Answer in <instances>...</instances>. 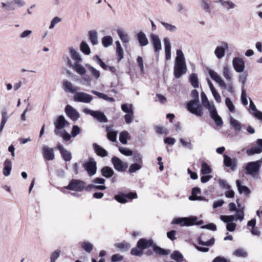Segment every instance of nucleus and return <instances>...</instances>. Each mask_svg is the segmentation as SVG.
<instances>
[{
  "instance_id": "f257e3e1",
  "label": "nucleus",
  "mask_w": 262,
  "mask_h": 262,
  "mask_svg": "<svg viewBox=\"0 0 262 262\" xmlns=\"http://www.w3.org/2000/svg\"><path fill=\"white\" fill-rule=\"evenodd\" d=\"M71 58L75 61L74 63L70 64L73 69L80 75H83L86 73V69L83 67L80 62L82 58L79 53L72 47L69 49Z\"/></svg>"
},
{
  "instance_id": "f03ea898",
  "label": "nucleus",
  "mask_w": 262,
  "mask_h": 262,
  "mask_svg": "<svg viewBox=\"0 0 262 262\" xmlns=\"http://www.w3.org/2000/svg\"><path fill=\"white\" fill-rule=\"evenodd\" d=\"M262 164V159L248 162L245 167V172L247 175L250 176L254 179H258L259 175V169Z\"/></svg>"
},
{
  "instance_id": "7ed1b4c3",
  "label": "nucleus",
  "mask_w": 262,
  "mask_h": 262,
  "mask_svg": "<svg viewBox=\"0 0 262 262\" xmlns=\"http://www.w3.org/2000/svg\"><path fill=\"white\" fill-rule=\"evenodd\" d=\"M208 74L210 77L217 83L221 88L226 89L230 93L234 92L233 80L228 81V83L226 84L222 77L214 71L209 69L208 70Z\"/></svg>"
},
{
  "instance_id": "20e7f679",
  "label": "nucleus",
  "mask_w": 262,
  "mask_h": 262,
  "mask_svg": "<svg viewBox=\"0 0 262 262\" xmlns=\"http://www.w3.org/2000/svg\"><path fill=\"white\" fill-rule=\"evenodd\" d=\"M196 216H190L188 217H178L174 219L171 223L172 224H180L181 226H190L194 225H200L203 224L202 221H197Z\"/></svg>"
},
{
  "instance_id": "39448f33",
  "label": "nucleus",
  "mask_w": 262,
  "mask_h": 262,
  "mask_svg": "<svg viewBox=\"0 0 262 262\" xmlns=\"http://www.w3.org/2000/svg\"><path fill=\"white\" fill-rule=\"evenodd\" d=\"M238 199L236 200V202L238 205V207L240 208L241 207V205L238 203ZM244 212L243 208H239L238 210L236 211V213L234 215H222L220 216V219L225 223H232V221H236L239 220L240 222H242L244 218Z\"/></svg>"
},
{
  "instance_id": "423d86ee",
  "label": "nucleus",
  "mask_w": 262,
  "mask_h": 262,
  "mask_svg": "<svg viewBox=\"0 0 262 262\" xmlns=\"http://www.w3.org/2000/svg\"><path fill=\"white\" fill-rule=\"evenodd\" d=\"M187 108L189 112L197 116H201L203 114L202 107L199 104V101H188L187 103Z\"/></svg>"
},
{
  "instance_id": "0eeeda50",
  "label": "nucleus",
  "mask_w": 262,
  "mask_h": 262,
  "mask_svg": "<svg viewBox=\"0 0 262 262\" xmlns=\"http://www.w3.org/2000/svg\"><path fill=\"white\" fill-rule=\"evenodd\" d=\"M54 125V133L56 135L58 136L60 134V129L69 126L70 123L63 115H60L55 121Z\"/></svg>"
},
{
  "instance_id": "6e6552de",
  "label": "nucleus",
  "mask_w": 262,
  "mask_h": 262,
  "mask_svg": "<svg viewBox=\"0 0 262 262\" xmlns=\"http://www.w3.org/2000/svg\"><path fill=\"white\" fill-rule=\"evenodd\" d=\"M85 186L86 184L84 182L79 180L73 179L65 188L71 190L82 191L85 188Z\"/></svg>"
},
{
  "instance_id": "1a4fd4ad",
  "label": "nucleus",
  "mask_w": 262,
  "mask_h": 262,
  "mask_svg": "<svg viewBox=\"0 0 262 262\" xmlns=\"http://www.w3.org/2000/svg\"><path fill=\"white\" fill-rule=\"evenodd\" d=\"M83 112L85 114L91 115L100 123H106L108 121L104 114L101 111H93L88 108H85L83 110Z\"/></svg>"
},
{
  "instance_id": "9d476101",
  "label": "nucleus",
  "mask_w": 262,
  "mask_h": 262,
  "mask_svg": "<svg viewBox=\"0 0 262 262\" xmlns=\"http://www.w3.org/2000/svg\"><path fill=\"white\" fill-rule=\"evenodd\" d=\"M93 99V96L91 95L82 92H76L74 95L73 100L75 102L89 103Z\"/></svg>"
},
{
  "instance_id": "9b49d317",
  "label": "nucleus",
  "mask_w": 262,
  "mask_h": 262,
  "mask_svg": "<svg viewBox=\"0 0 262 262\" xmlns=\"http://www.w3.org/2000/svg\"><path fill=\"white\" fill-rule=\"evenodd\" d=\"M83 167L90 176H94L97 170V163L93 158H89L88 161L83 164Z\"/></svg>"
},
{
  "instance_id": "f8f14e48",
  "label": "nucleus",
  "mask_w": 262,
  "mask_h": 262,
  "mask_svg": "<svg viewBox=\"0 0 262 262\" xmlns=\"http://www.w3.org/2000/svg\"><path fill=\"white\" fill-rule=\"evenodd\" d=\"M186 71V62H174L173 74L176 78H180Z\"/></svg>"
},
{
  "instance_id": "ddd939ff",
  "label": "nucleus",
  "mask_w": 262,
  "mask_h": 262,
  "mask_svg": "<svg viewBox=\"0 0 262 262\" xmlns=\"http://www.w3.org/2000/svg\"><path fill=\"white\" fill-rule=\"evenodd\" d=\"M138 196L136 192H129L128 193H122L115 195L114 198L120 203H125L128 201H132L134 199L137 198Z\"/></svg>"
},
{
  "instance_id": "4468645a",
  "label": "nucleus",
  "mask_w": 262,
  "mask_h": 262,
  "mask_svg": "<svg viewBox=\"0 0 262 262\" xmlns=\"http://www.w3.org/2000/svg\"><path fill=\"white\" fill-rule=\"evenodd\" d=\"M229 45L227 42L222 41L220 46L216 47L214 50V54L216 57L221 59L225 56L226 51L228 49Z\"/></svg>"
},
{
  "instance_id": "2eb2a0df",
  "label": "nucleus",
  "mask_w": 262,
  "mask_h": 262,
  "mask_svg": "<svg viewBox=\"0 0 262 262\" xmlns=\"http://www.w3.org/2000/svg\"><path fill=\"white\" fill-rule=\"evenodd\" d=\"M64 111L66 115L73 121L78 120L80 118L78 112L69 104L66 106Z\"/></svg>"
},
{
  "instance_id": "dca6fc26",
  "label": "nucleus",
  "mask_w": 262,
  "mask_h": 262,
  "mask_svg": "<svg viewBox=\"0 0 262 262\" xmlns=\"http://www.w3.org/2000/svg\"><path fill=\"white\" fill-rule=\"evenodd\" d=\"M256 143L257 144V146H253L246 150V154L248 156H252L262 152V139H257Z\"/></svg>"
},
{
  "instance_id": "f3484780",
  "label": "nucleus",
  "mask_w": 262,
  "mask_h": 262,
  "mask_svg": "<svg viewBox=\"0 0 262 262\" xmlns=\"http://www.w3.org/2000/svg\"><path fill=\"white\" fill-rule=\"evenodd\" d=\"M112 162L114 168L118 171H123L127 167V163L123 162L117 157H113L112 158Z\"/></svg>"
},
{
  "instance_id": "a211bd4d",
  "label": "nucleus",
  "mask_w": 262,
  "mask_h": 262,
  "mask_svg": "<svg viewBox=\"0 0 262 262\" xmlns=\"http://www.w3.org/2000/svg\"><path fill=\"white\" fill-rule=\"evenodd\" d=\"M232 64L234 70L237 73L243 72L245 70V62L240 57H235L232 60Z\"/></svg>"
},
{
  "instance_id": "6ab92c4d",
  "label": "nucleus",
  "mask_w": 262,
  "mask_h": 262,
  "mask_svg": "<svg viewBox=\"0 0 262 262\" xmlns=\"http://www.w3.org/2000/svg\"><path fill=\"white\" fill-rule=\"evenodd\" d=\"M150 41L153 46L155 52H159L162 49L161 42L158 35L151 33L149 35Z\"/></svg>"
},
{
  "instance_id": "aec40b11",
  "label": "nucleus",
  "mask_w": 262,
  "mask_h": 262,
  "mask_svg": "<svg viewBox=\"0 0 262 262\" xmlns=\"http://www.w3.org/2000/svg\"><path fill=\"white\" fill-rule=\"evenodd\" d=\"M42 152L43 158L48 161H51L54 159L55 154L54 149L47 145L42 147Z\"/></svg>"
},
{
  "instance_id": "412c9836",
  "label": "nucleus",
  "mask_w": 262,
  "mask_h": 262,
  "mask_svg": "<svg viewBox=\"0 0 262 262\" xmlns=\"http://www.w3.org/2000/svg\"><path fill=\"white\" fill-rule=\"evenodd\" d=\"M211 118L214 120L215 124L218 126H221L223 125V120L222 118L217 114L216 109L215 106L212 107L208 110Z\"/></svg>"
},
{
  "instance_id": "4be33fe9",
  "label": "nucleus",
  "mask_w": 262,
  "mask_h": 262,
  "mask_svg": "<svg viewBox=\"0 0 262 262\" xmlns=\"http://www.w3.org/2000/svg\"><path fill=\"white\" fill-rule=\"evenodd\" d=\"M224 163L232 170H235L237 167V160L235 158L232 159L226 155L224 156Z\"/></svg>"
},
{
  "instance_id": "5701e85b",
  "label": "nucleus",
  "mask_w": 262,
  "mask_h": 262,
  "mask_svg": "<svg viewBox=\"0 0 262 262\" xmlns=\"http://www.w3.org/2000/svg\"><path fill=\"white\" fill-rule=\"evenodd\" d=\"M62 85L64 91L66 93H75L78 90V88L74 85L72 83L68 80H64L63 81Z\"/></svg>"
},
{
  "instance_id": "b1692460",
  "label": "nucleus",
  "mask_w": 262,
  "mask_h": 262,
  "mask_svg": "<svg viewBox=\"0 0 262 262\" xmlns=\"http://www.w3.org/2000/svg\"><path fill=\"white\" fill-rule=\"evenodd\" d=\"M61 154L63 159L66 161H69L72 158V155L71 152L65 149L61 144H58L56 147Z\"/></svg>"
},
{
  "instance_id": "393cba45",
  "label": "nucleus",
  "mask_w": 262,
  "mask_h": 262,
  "mask_svg": "<svg viewBox=\"0 0 262 262\" xmlns=\"http://www.w3.org/2000/svg\"><path fill=\"white\" fill-rule=\"evenodd\" d=\"M199 6L202 10L208 13H211V2L209 0H198Z\"/></svg>"
},
{
  "instance_id": "a878e982",
  "label": "nucleus",
  "mask_w": 262,
  "mask_h": 262,
  "mask_svg": "<svg viewBox=\"0 0 262 262\" xmlns=\"http://www.w3.org/2000/svg\"><path fill=\"white\" fill-rule=\"evenodd\" d=\"M164 45V50L165 53V58L167 60L171 59V45L169 39L167 37H165L163 39Z\"/></svg>"
},
{
  "instance_id": "bb28decb",
  "label": "nucleus",
  "mask_w": 262,
  "mask_h": 262,
  "mask_svg": "<svg viewBox=\"0 0 262 262\" xmlns=\"http://www.w3.org/2000/svg\"><path fill=\"white\" fill-rule=\"evenodd\" d=\"M153 245V241L152 239H146L145 238H141L139 239L137 243V246L141 248L143 250L147 249Z\"/></svg>"
},
{
  "instance_id": "cd10ccee",
  "label": "nucleus",
  "mask_w": 262,
  "mask_h": 262,
  "mask_svg": "<svg viewBox=\"0 0 262 262\" xmlns=\"http://www.w3.org/2000/svg\"><path fill=\"white\" fill-rule=\"evenodd\" d=\"M117 33L120 40L124 43L125 47L129 42V38L127 33L122 28H119L117 30Z\"/></svg>"
},
{
  "instance_id": "c85d7f7f",
  "label": "nucleus",
  "mask_w": 262,
  "mask_h": 262,
  "mask_svg": "<svg viewBox=\"0 0 262 262\" xmlns=\"http://www.w3.org/2000/svg\"><path fill=\"white\" fill-rule=\"evenodd\" d=\"M222 74L227 81L233 80L232 73L231 68L228 66H225L223 69Z\"/></svg>"
},
{
  "instance_id": "c756f323",
  "label": "nucleus",
  "mask_w": 262,
  "mask_h": 262,
  "mask_svg": "<svg viewBox=\"0 0 262 262\" xmlns=\"http://www.w3.org/2000/svg\"><path fill=\"white\" fill-rule=\"evenodd\" d=\"M137 37L140 45L142 47L146 46L149 43L148 40L143 32H139Z\"/></svg>"
},
{
  "instance_id": "7c9ffc66",
  "label": "nucleus",
  "mask_w": 262,
  "mask_h": 262,
  "mask_svg": "<svg viewBox=\"0 0 262 262\" xmlns=\"http://www.w3.org/2000/svg\"><path fill=\"white\" fill-rule=\"evenodd\" d=\"M93 147L94 148V150H95V152L98 156L104 157L108 155L107 151L104 149L102 148L97 144L94 143L93 144Z\"/></svg>"
},
{
  "instance_id": "2f4dec72",
  "label": "nucleus",
  "mask_w": 262,
  "mask_h": 262,
  "mask_svg": "<svg viewBox=\"0 0 262 262\" xmlns=\"http://www.w3.org/2000/svg\"><path fill=\"white\" fill-rule=\"evenodd\" d=\"M218 3L227 10L233 9L236 7V5L234 3L229 0H219Z\"/></svg>"
},
{
  "instance_id": "473e14b6",
  "label": "nucleus",
  "mask_w": 262,
  "mask_h": 262,
  "mask_svg": "<svg viewBox=\"0 0 262 262\" xmlns=\"http://www.w3.org/2000/svg\"><path fill=\"white\" fill-rule=\"evenodd\" d=\"M236 184L239 193H245L246 195H249L250 194V190L249 188L246 186L242 185L240 180H237L236 181Z\"/></svg>"
},
{
  "instance_id": "72a5a7b5",
  "label": "nucleus",
  "mask_w": 262,
  "mask_h": 262,
  "mask_svg": "<svg viewBox=\"0 0 262 262\" xmlns=\"http://www.w3.org/2000/svg\"><path fill=\"white\" fill-rule=\"evenodd\" d=\"M106 131L107 132V138L112 142H116L118 132L114 130L113 129H111L109 127H106Z\"/></svg>"
},
{
  "instance_id": "f704fd0d",
  "label": "nucleus",
  "mask_w": 262,
  "mask_h": 262,
  "mask_svg": "<svg viewBox=\"0 0 262 262\" xmlns=\"http://www.w3.org/2000/svg\"><path fill=\"white\" fill-rule=\"evenodd\" d=\"M201 100L203 106L208 110H210L212 107L215 106L213 104L210 103L209 102L206 95L203 92L201 93Z\"/></svg>"
},
{
  "instance_id": "c9c22d12",
  "label": "nucleus",
  "mask_w": 262,
  "mask_h": 262,
  "mask_svg": "<svg viewBox=\"0 0 262 262\" xmlns=\"http://www.w3.org/2000/svg\"><path fill=\"white\" fill-rule=\"evenodd\" d=\"M12 168L11 161L9 159H6L4 162V168L3 173L5 176H9Z\"/></svg>"
},
{
  "instance_id": "e433bc0d",
  "label": "nucleus",
  "mask_w": 262,
  "mask_h": 262,
  "mask_svg": "<svg viewBox=\"0 0 262 262\" xmlns=\"http://www.w3.org/2000/svg\"><path fill=\"white\" fill-rule=\"evenodd\" d=\"M86 67L94 78L96 79H98L99 78L100 76V73L98 70L89 64H86Z\"/></svg>"
},
{
  "instance_id": "4c0bfd02",
  "label": "nucleus",
  "mask_w": 262,
  "mask_h": 262,
  "mask_svg": "<svg viewBox=\"0 0 262 262\" xmlns=\"http://www.w3.org/2000/svg\"><path fill=\"white\" fill-rule=\"evenodd\" d=\"M101 173L106 178H110L114 175V172L112 168L105 166L101 169Z\"/></svg>"
},
{
  "instance_id": "58836bf2",
  "label": "nucleus",
  "mask_w": 262,
  "mask_h": 262,
  "mask_svg": "<svg viewBox=\"0 0 262 262\" xmlns=\"http://www.w3.org/2000/svg\"><path fill=\"white\" fill-rule=\"evenodd\" d=\"M230 123L235 130L238 132L241 130L243 125L238 120L231 117L230 119Z\"/></svg>"
},
{
  "instance_id": "ea45409f",
  "label": "nucleus",
  "mask_w": 262,
  "mask_h": 262,
  "mask_svg": "<svg viewBox=\"0 0 262 262\" xmlns=\"http://www.w3.org/2000/svg\"><path fill=\"white\" fill-rule=\"evenodd\" d=\"M89 39L93 45H96L98 44V36L97 33L95 30H92L89 32Z\"/></svg>"
},
{
  "instance_id": "a19ab883",
  "label": "nucleus",
  "mask_w": 262,
  "mask_h": 262,
  "mask_svg": "<svg viewBox=\"0 0 262 262\" xmlns=\"http://www.w3.org/2000/svg\"><path fill=\"white\" fill-rule=\"evenodd\" d=\"M160 23L164 27V28L168 31L171 32H175L178 30L177 27L176 26L173 25L172 24H169L163 21H161Z\"/></svg>"
},
{
  "instance_id": "79ce46f5",
  "label": "nucleus",
  "mask_w": 262,
  "mask_h": 262,
  "mask_svg": "<svg viewBox=\"0 0 262 262\" xmlns=\"http://www.w3.org/2000/svg\"><path fill=\"white\" fill-rule=\"evenodd\" d=\"M129 137V133L124 130L120 133L119 141L123 144H126L127 143V139Z\"/></svg>"
},
{
  "instance_id": "37998d69",
  "label": "nucleus",
  "mask_w": 262,
  "mask_h": 262,
  "mask_svg": "<svg viewBox=\"0 0 262 262\" xmlns=\"http://www.w3.org/2000/svg\"><path fill=\"white\" fill-rule=\"evenodd\" d=\"M170 257L177 262H182L183 260V255L178 251H174L170 255Z\"/></svg>"
},
{
  "instance_id": "c03bdc74",
  "label": "nucleus",
  "mask_w": 262,
  "mask_h": 262,
  "mask_svg": "<svg viewBox=\"0 0 262 262\" xmlns=\"http://www.w3.org/2000/svg\"><path fill=\"white\" fill-rule=\"evenodd\" d=\"M8 119V116L6 111H3L2 113V119L0 123V133H1L4 128L5 125Z\"/></svg>"
},
{
  "instance_id": "a18cd8bd",
  "label": "nucleus",
  "mask_w": 262,
  "mask_h": 262,
  "mask_svg": "<svg viewBox=\"0 0 262 262\" xmlns=\"http://www.w3.org/2000/svg\"><path fill=\"white\" fill-rule=\"evenodd\" d=\"M201 190L198 187H195L192 189V194L189 197V199L191 201L194 200H203L204 199L201 196H194L195 194L200 193Z\"/></svg>"
},
{
  "instance_id": "49530a36",
  "label": "nucleus",
  "mask_w": 262,
  "mask_h": 262,
  "mask_svg": "<svg viewBox=\"0 0 262 262\" xmlns=\"http://www.w3.org/2000/svg\"><path fill=\"white\" fill-rule=\"evenodd\" d=\"M113 38L111 36H105L102 38V43L105 48L111 46L113 43Z\"/></svg>"
},
{
  "instance_id": "de8ad7c7",
  "label": "nucleus",
  "mask_w": 262,
  "mask_h": 262,
  "mask_svg": "<svg viewBox=\"0 0 262 262\" xmlns=\"http://www.w3.org/2000/svg\"><path fill=\"white\" fill-rule=\"evenodd\" d=\"M80 49L81 52L86 55H90L91 50L88 44L84 41L81 42Z\"/></svg>"
},
{
  "instance_id": "09e8293b",
  "label": "nucleus",
  "mask_w": 262,
  "mask_h": 262,
  "mask_svg": "<svg viewBox=\"0 0 262 262\" xmlns=\"http://www.w3.org/2000/svg\"><path fill=\"white\" fill-rule=\"evenodd\" d=\"M177 56L174 62H186L184 55L181 50H177L176 51Z\"/></svg>"
},
{
  "instance_id": "8fccbe9b",
  "label": "nucleus",
  "mask_w": 262,
  "mask_h": 262,
  "mask_svg": "<svg viewBox=\"0 0 262 262\" xmlns=\"http://www.w3.org/2000/svg\"><path fill=\"white\" fill-rule=\"evenodd\" d=\"M153 250L155 253L161 255H166L169 253V251L162 249L157 246H154Z\"/></svg>"
},
{
  "instance_id": "3c124183",
  "label": "nucleus",
  "mask_w": 262,
  "mask_h": 262,
  "mask_svg": "<svg viewBox=\"0 0 262 262\" xmlns=\"http://www.w3.org/2000/svg\"><path fill=\"white\" fill-rule=\"evenodd\" d=\"M211 171L210 166L206 162H203L201 165V172L202 174H209Z\"/></svg>"
},
{
  "instance_id": "603ef678",
  "label": "nucleus",
  "mask_w": 262,
  "mask_h": 262,
  "mask_svg": "<svg viewBox=\"0 0 262 262\" xmlns=\"http://www.w3.org/2000/svg\"><path fill=\"white\" fill-rule=\"evenodd\" d=\"M142 167V164L140 163H133L131 164L128 169L129 173H134L140 170Z\"/></svg>"
},
{
  "instance_id": "864d4df0",
  "label": "nucleus",
  "mask_w": 262,
  "mask_h": 262,
  "mask_svg": "<svg viewBox=\"0 0 262 262\" xmlns=\"http://www.w3.org/2000/svg\"><path fill=\"white\" fill-rule=\"evenodd\" d=\"M190 81L194 88L199 87V80L196 74H192L190 76Z\"/></svg>"
},
{
  "instance_id": "5fc2aeb1",
  "label": "nucleus",
  "mask_w": 262,
  "mask_h": 262,
  "mask_svg": "<svg viewBox=\"0 0 262 262\" xmlns=\"http://www.w3.org/2000/svg\"><path fill=\"white\" fill-rule=\"evenodd\" d=\"M233 254L237 257H246L247 256V253L243 248H239L234 251Z\"/></svg>"
},
{
  "instance_id": "6e6d98bb",
  "label": "nucleus",
  "mask_w": 262,
  "mask_h": 262,
  "mask_svg": "<svg viewBox=\"0 0 262 262\" xmlns=\"http://www.w3.org/2000/svg\"><path fill=\"white\" fill-rule=\"evenodd\" d=\"M124 118L125 122L126 124L131 123L133 122L134 118V111H131L130 113L126 114L124 115Z\"/></svg>"
},
{
  "instance_id": "4d7b16f0",
  "label": "nucleus",
  "mask_w": 262,
  "mask_h": 262,
  "mask_svg": "<svg viewBox=\"0 0 262 262\" xmlns=\"http://www.w3.org/2000/svg\"><path fill=\"white\" fill-rule=\"evenodd\" d=\"M121 110L126 114L130 113L131 111H133V105L132 104H123L121 105Z\"/></svg>"
},
{
  "instance_id": "13d9d810",
  "label": "nucleus",
  "mask_w": 262,
  "mask_h": 262,
  "mask_svg": "<svg viewBox=\"0 0 262 262\" xmlns=\"http://www.w3.org/2000/svg\"><path fill=\"white\" fill-rule=\"evenodd\" d=\"M119 150L122 154L126 156H131L133 154V151L126 147H120Z\"/></svg>"
},
{
  "instance_id": "bf43d9fd",
  "label": "nucleus",
  "mask_w": 262,
  "mask_h": 262,
  "mask_svg": "<svg viewBox=\"0 0 262 262\" xmlns=\"http://www.w3.org/2000/svg\"><path fill=\"white\" fill-rule=\"evenodd\" d=\"M81 247L85 251L89 253H90L93 248V246L92 244L86 242L81 244Z\"/></svg>"
},
{
  "instance_id": "052dcab7",
  "label": "nucleus",
  "mask_w": 262,
  "mask_h": 262,
  "mask_svg": "<svg viewBox=\"0 0 262 262\" xmlns=\"http://www.w3.org/2000/svg\"><path fill=\"white\" fill-rule=\"evenodd\" d=\"M61 251L59 249H56L51 253V261L55 262L56 260L60 256Z\"/></svg>"
},
{
  "instance_id": "680f3d73",
  "label": "nucleus",
  "mask_w": 262,
  "mask_h": 262,
  "mask_svg": "<svg viewBox=\"0 0 262 262\" xmlns=\"http://www.w3.org/2000/svg\"><path fill=\"white\" fill-rule=\"evenodd\" d=\"M133 161L135 163H140L142 164L143 161L142 155L140 153H135L133 157Z\"/></svg>"
},
{
  "instance_id": "e2e57ef3",
  "label": "nucleus",
  "mask_w": 262,
  "mask_h": 262,
  "mask_svg": "<svg viewBox=\"0 0 262 262\" xmlns=\"http://www.w3.org/2000/svg\"><path fill=\"white\" fill-rule=\"evenodd\" d=\"M241 100L244 105L246 106L248 105L247 96L246 91L244 89H242Z\"/></svg>"
},
{
  "instance_id": "0e129e2a",
  "label": "nucleus",
  "mask_w": 262,
  "mask_h": 262,
  "mask_svg": "<svg viewBox=\"0 0 262 262\" xmlns=\"http://www.w3.org/2000/svg\"><path fill=\"white\" fill-rule=\"evenodd\" d=\"M131 254L134 255L140 256L143 254V250L137 246V247L132 249Z\"/></svg>"
},
{
  "instance_id": "69168bd1",
  "label": "nucleus",
  "mask_w": 262,
  "mask_h": 262,
  "mask_svg": "<svg viewBox=\"0 0 262 262\" xmlns=\"http://www.w3.org/2000/svg\"><path fill=\"white\" fill-rule=\"evenodd\" d=\"M61 21V18H60L59 17L56 16V17H54L51 21L50 25L49 27V29H53L55 27V25L56 24H57L58 23H60Z\"/></svg>"
},
{
  "instance_id": "338daca9",
  "label": "nucleus",
  "mask_w": 262,
  "mask_h": 262,
  "mask_svg": "<svg viewBox=\"0 0 262 262\" xmlns=\"http://www.w3.org/2000/svg\"><path fill=\"white\" fill-rule=\"evenodd\" d=\"M215 239L214 238H211L207 242H203L200 238L199 239V244L203 246H212L214 244Z\"/></svg>"
},
{
  "instance_id": "774afa93",
  "label": "nucleus",
  "mask_w": 262,
  "mask_h": 262,
  "mask_svg": "<svg viewBox=\"0 0 262 262\" xmlns=\"http://www.w3.org/2000/svg\"><path fill=\"white\" fill-rule=\"evenodd\" d=\"M225 103L230 112H232L234 111V110L235 109V107H234V105L233 104L232 102L230 99V98H226Z\"/></svg>"
}]
</instances>
